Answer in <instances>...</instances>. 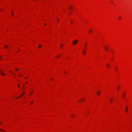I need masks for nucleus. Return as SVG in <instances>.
I'll list each match as a JSON object with an SVG mask.
<instances>
[{"label": "nucleus", "mask_w": 132, "mask_h": 132, "mask_svg": "<svg viewBox=\"0 0 132 132\" xmlns=\"http://www.w3.org/2000/svg\"><path fill=\"white\" fill-rule=\"evenodd\" d=\"M78 40H76L74 41L73 42V44L74 45H75L78 42Z\"/></svg>", "instance_id": "f257e3e1"}, {"label": "nucleus", "mask_w": 132, "mask_h": 132, "mask_svg": "<svg viewBox=\"0 0 132 132\" xmlns=\"http://www.w3.org/2000/svg\"><path fill=\"white\" fill-rule=\"evenodd\" d=\"M104 48H105V50L106 51H108V47H106V46H104Z\"/></svg>", "instance_id": "f03ea898"}, {"label": "nucleus", "mask_w": 132, "mask_h": 132, "mask_svg": "<svg viewBox=\"0 0 132 132\" xmlns=\"http://www.w3.org/2000/svg\"><path fill=\"white\" fill-rule=\"evenodd\" d=\"M82 53L84 54H85V50H84L82 51Z\"/></svg>", "instance_id": "7ed1b4c3"}, {"label": "nucleus", "mask_w": 132, "mask_h": 132, "mask_svg": "<svg viewBox=\"0 0 132 132\" xmlns=\"http://www.w3.org/2000/svg\"><path fill=\"white\" fill-rule=\"evenodd\" d=\"M100 93V92L99 91H98V92L97 93V95H99V94Z\"/></svg>", "instance_id": "20e7f679"}, {"label": "nucleus", "mask_w": 132, "mask_h": 132, "mask_svg": "<svg viewBox=\"0 0 132 132\" xmlns=\"http://www.w3.org/2000/svg\"><path fill=\"white\" fill-rule=\"evenodd\" d=\"M110 101L111 103H112V102L113 100L112 99H110Z\"/></svg>", "instance_id": "39448f33"}, {"label": "nucleus", "mask_w": 132, "mask_h": 132, "mask_svg": "<svg viewBox=\"0 0 132 132\" xmlns=\"http://www.w3.org/2000/svg\"><path fill=\"white\" fill-rule=\"evenodd\" d=\"M0 73L2 75L5 76V74H4V73Z\"/></svg>", "instance_id": "423d86ee"}, {"label": "nucleus", "mask_w": 132, "mask_h": 132, "mask_svg": "<svg viewBox=\"0 0 132 132\" xmlns=\"http://www.w3.org/2000/svg\"><path fill=\"white\" fill-rule=\"evenodd\" d=\"M0 131H3V132H5L2 129H0Z\"/></svg>", "instance_id": "0eeeda50"}, {"label": "nucleus", "mask_w": 132, "mask_h": 132, "mask_svg": "<svg viewBox=\"0 0 132 132\" xmlns=\"http://www.w3.org/2000/svg\"><path fill=\"white\" fill-rule=\"evenodd\" d=\"M92 32V30H90L89 31V33H90Z\"/></svg>", "instance_id": "6e6552de"}, {"label": "nucleus", "mask_w": 132, "mask_h": 132, "mask_svg": "<svg viewBox=\"0 0 132 132\" xmlns=\"http://www.w3.org/2000/svg\"><path fill=\"white\" fill-rule=\"evenodd\" d=\"M106 66L108 67L109 68V65L108 64H107Z\"/></svg>", "instance_id": "1a4fd4ad"}, {"label": "nucleus", "mask_w": 132, "mask_h": 132, "mask_svg": "<svg viewBox=\"0 0 132 132\" xmlns=\"http://www.w3.org/2000/svg\"><path fill=\"white\" fill-rule=\"evenodd\" d=\"M74 116L73 115H72L71 116V117L72 118H73Z\"/></svg>", "instance_id": "9d476101"}, {"label": "nucleus", "mask_w": 132, "mask_h": 132, "mask_svg": "<svg viewBox=\"0 0 132 132\" xmlns=\"http://www.w3.org/2000/svg\"><path fill=\"white\" fill-rule=\"evenodd\" d=\"M127 107H126V112H127Z\"/></svg>", "instance_id": "9b49d317"}, {"label": "nucleus", "mask_w": 132, "mask_h": 132, "mask_svg": "<svg viewBox=\"0 0 132 132\" xmlns=\"http://www.w3.org/2000/svg\"><path fill=\"white\" fill-rule=\"evenodd\" d=\"M11 73H12L13 74H14L15 75V74L13 72H12V71H10Z\"/></svg>", "instance_id": "f8f14e48"}, {"label": "nucleus", "mask_w": 132, "mask_h": 132, "mask_svg": "<svg viewBox=\"0 0 132 132\" xmlns=\"http://www.w3.org/2000/svg\"><path fill=\"white\" fill-rule=\"evenodd\" d=\"M122 96H123V98H125V95H124V94H123V95H122Z\"/></svg>", "instance_id": "ddd939ff"}, {"label": "nucleus", "mask_w": 132, "mask_h": 132, "mask_svg": "<svg viewBox=\"0 0 132 132\" xmlns=\"http://www.w3.org/2000/svg\"><path fill=\"white\" fill-rule=\"evenodd\" d=\"M41 47V45H39V48H40V47Z\"/></svg>", "instance_id": "4468645a"}, {"label": "nucleus", "mask_w": 132, "mask_h": 132, "mask_svg": "<svg viewBox=\"0 0 132 132\" xmlns=\"http://www.w3.org/2000/svg\"><path fill=\"white\" fill-rule=\"evenodd\" d=\"M24 95V93H22L20 95V96H22L23 95Z\"/></svg>", "instance_id": "2eb2a0df"}, {"label": "nucleus", "mask_w": 132, "mask_h": 132, "mask_svg": "<svg viewBox=\"0 0 132 132\" xmlns=\"http://www.w3.org/2000/svg\"><path fill=\"white\" fill-rule=\"evenodd\" d=\"M8 47V46L6 45V46H5V47H4V48H6V47Z\"/></svg>", "instance_id": "dca6fc26"}, {"label": "nucleus", "mask_w": 132, "mask_h": 132, "mask_svg": "<svg viewBox=\"0 0 132 132\" xmlns=\"http://www.w3.org/2000/svg\"><path fill=\"white\" fill-rule=\"evenodd\" d=\"M72 7L71 6H70V9H72Z\"/></svg>", "instance_id": "f3484780"}, {"label": "nucleus", "mask_w": 132, "mask_h": 132, "mask_svg": "<svg viewBox=\"0 0 132 132\" xmlns=\"http://www.w3.org/2000/svg\"><path fill=\"white\" fill-rule=\"evenodd\" d=\"M15 70H17V71L18 70V69H17V68H15Z\"/></svg>", "instance_id": "a211bd4d"}, {"label": "nucleus", "mask_w": 132, "mask_h": 132, "mask_svg": "<svg viewBox=\"0 0 132 132\" xmlns=\"http://www.w3.org/2000/svg\"><path fill=\"white\" fill-rule=\"evenodd\" d=\"M18 87H19L20 86H19V84H18Z\"/></svg>", "instance_id": "6ab92c4d"}, {"label": "nucleus", "mask_w": 132, "mask_h": 132, "mask_svg": "<svg viewBox=\"0 0 132 132\" xmlns=\"http://www.w3.org/2000/svg\"><path fill=\"white\" fill-rule=\"evenodd\" d=\"M0 71H3L2 70H0Z\"/></svg>", "instance_id": "aec40b11"}, {"label": "nucleus", "mask_w": 132, "mask_h": 132, "mask_svg": "<svg viewBox=\"0 0 132 132\" xmlns=\"http://www.w3.org/2000/svg\"><path fill=\"white\" fill-rule=\"evenodd\" d=\"M121 17H120H120H119V19H121Z\"/></svg>", "instance_id": "412c9836"}, {"label": "nucleus", "mask_w": 132, "mask_h": 132, "mask_svg": "<svg viewBox=\"0 0 132 132\" xmlns=\"http://www.w3.org/2000/svg\"><path fill=\"white\" fill-rule=\"evenodd\" d=\"M57 20H58V21H59V19L57 18Z\"/></svg>", "instance_id": "4be33fe9"}, {"label": "nucleus", "mask_w": 132, "mask_h": 132, "mask_svg": "<svg viewBox=\"0 0 132 132\" xmlns=\"http://www.w3.org/2000/svg\"><path fill=\"white\" fill-rule=\"evenodd\" d=\"M71 23H72V21H71Z\"/></svg>", "instance_id": "5701e85b"}, {"label": "nucleus", "mask_w": 132, "mask_h": 132, "mask_svg": "<svg viewBox=\"0 0 132 132\" xmlns=\"http://www.w3.org/2000/svg\"><path fill=\"white\" fill-rule=\"evenodd\" d=\"M32 102H31V103H30V104H32Z\"/></svg>", "instance_id": "b1692460"}, {"label": "nucleus", "mask_w": 132, "mask_h": 132, "mask_svg": "<svg viewBox=\"0 0 132 132\" xmlns=\"http://www.w3.org/2000/svg\"><path fill=\"white\" fill-rule=\"evenodd\" d=\"M22 76V75H19V76Z\"/></svg>", "instance_id": "393cba45"}, {"label": "nucleus", "mask_w": 132, "mask_h": 132, "mask_svg": "<svg viewBox=\"0 0 132 132\" xmlns=\"http://www.w3.org/2000/svg\"><path fill=\"white\" fill-rule=\"evenodd\" d=\"M26 84H27L28 83V82L27 81H26Z\"/></svg>", "instance_id": "a878e982"}, {"label": "nucleus", "mask_w": 132, "mask_h": 132, "mask_svg": "<svg viewBox=\"0 0 132 132\" xmlns=\"http://www.w3.org/2000/svg\"><path fill=\"white\" fill-rule=\"evenodd\" d=\"M45 25H47V24H45Z\"/></svg>", "instance_id": "bb28decb"}, {"label": "nucleus", "mask_w": 132, "mask_h": 132, "mask_svg": "<svg viewBox=\"0 0 132 132\" xmlns=\"http://www.w3.org/2000/svg\"><path fill=\"white\" fill-rule=\"evenodd\" d=\"M51 79V80H53V79Z\"/></svg>", "instance_id": "cd10ccee"}, {"label": "nucleus", "mask_w": 132, "mask_h": 132, "mask_svg": "<svg viewBox=\"0 0 132 132\" xmlns=\"http://www.w3.org/2000/svg\"><path fill=\"white\" fill-rule=\"evenodd\" d=\"M0 10H2V9H1Z\"/></svg>", "instance_id": "c85d7f7f"}, {"label": "nucleus", "mask_w": 132, "mask_h": 132, "mask_svg": "<svg viewBox=\"0 0 132 132\" xmlns=\"http://www.w3.org/2000/svg\"><path fill=\"white\" fill-rule=\"evenodd\" d=\"M87 45V43H85V45Z\"/></svg>", "instance_id": "c756f323"}, {"label": "nucleus", "mask_w": 132, "mask_h": 132, "mask_svg": "<svg viewBox=\"0 0 132 132\" xmlns=\"http://www.w3.org/2000/svg\"><path fill=\"white\" fill-rule=\"evenodd\" d=\"M118 88H117V90H118Z\"/></svg>", "instance_id": "7c9ffc66"}, {"label": "nucleus", "mask_w": 132, "mask_h": 132, "mask_svg": "<svg viewBox=\"0 0 132 132\" xmlns=\"http://www.w3.org/2000/svg\"><path fill=\"white\" fill-rule=\"evenodd\" d=\"M19 98V97H17L16 98Z\"/></svg>", "instance_id": "2f4dec72"}, {"label": "nucleus", "mask_w": 132, "mask_h": 132, "mask_svg": "<svg viewBox=\"0 0 132 132\" xmlns=\"http://www.w3.org/2000/svg\"><path fill=\"white\" fill-rule=\"evenodd\" d=\"M65 72V73H66V72Z\"/></svg>", "instance_id": "473e14b6"}, {"label": "nucleus", "mask_w": 132, "mask_h": 132, "mask_svg": "<svg viewBox=\"0 0 132 132\" xmlns=\"http://www.w3.org/2000/svg\"><path fill=\"white\" fill-rule=\"evenodd\" d=\"M59 56H58L57 57H58Z\"/></svg>", "instance_id": "72a5a7b5"}, {"label": "nucleus", "mask_w": 132, "mask_h": 132, "mask_svg": "<svg viewBox=\"0 0 132 132\" xmlns=\"http://www.w3.org/2000/svg\"><path fill=\"white\" fill-rule=\"evenodd\" d=\"M62 47V45H61V47Z\"/></svg>", "instance_id": "f704fd0d"}, {"label": "nucleus", "mask_w": 132, "mask_h": 132, "mask_svg": "<svg viewBox=\"0 0 132 132\" xmlns=\"http://www.w3.org/2000/svg\"><path fill=\"white\" fill-rule=\"evenodd\" d=\"M1 123V122H0V124Z\"/></svg>", "instance_id": "c9c22d12"}, {"label": "nucleus", "mask_w": 132, "mask_h": 132, "mask_svg": "<svg viewBox=\"0 0 132 132\" xmlns=\"http://www.w3.org/2000/svg\"><path fill=\"white\" fill-rule=\"evenodd\" d=\"M12 15L13 16H14L12 14Z\"/></svg>", "instance_id": "e433bc0d"}, {"label": "nucleus", "mask_w": 132, "mask_h": 132, "mask_svg": "<svg viewBox=\"0 0 132 132\" xmlns=\"http://www.w3.org/2000/svg\"><path fill=\"white\" fill-rule=\"evenodd\" d=\"M81 101H82V100H81Z\"/></svg>", "instance_id": "4c0bfd02"}]
</instances>
